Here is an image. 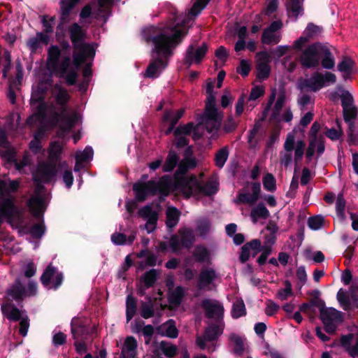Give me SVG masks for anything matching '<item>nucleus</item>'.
<instances>
[{
    "mask_svg": "<svg viewBox=\"0 0 358 358\" xmlns=\"http://www.w3.org/2000/svg\"><path fill=\"white\" fill-rule=\"evenodd\" d=\"M186 22L182 20V24L178 22L173 25L171 28V34H169L164 29L155 25H150L141 30L143 40L154 45L152 58L144 73L145 77L157 78L168 66L169 60L174 54V49L181 43L187 34L185 28Z\"/></svg>",
    "mask_w": 358,
    "mask_h": 358,
    "instance_id": "obj_1",
    "label": "nucleus"
},
{
    "mask_svg": "<svg viewBox=\"0 0 358 358\" xmlns=\"http://www.w3.org/2000/svg\"><path fill=\"white\" fill-rule=\"evenodd\" d=\"M302 69L322 68L331 70L336 64V59L327 43H317L307 45L298 57Z\"/></svg>",
    "mask_w": 358,
    "mask_h": 358,
    "instance_id": "obj_2",
    "label": "nucleus"
},
{
    "mask_svg": "<svg viewBox=\"0 0 358 358\" xmlns=\"http://www.w3.org/2000/svg\"><path fill=\"white\" fill-rule=\"evenodd\" d=\"M69 32L73 46V62L76 68H79L87 58L94 56L95 50L92 45L83 42L85 33L78 24H73L69 27Z\"/></svg>",
    "mask_w": 358,
    "mask_h": 358,
    "instance_id": "obj_3",
    "label": "nucleus"
},
{
    "mask_svg": "<svg viewBox=\"0 0 358 358\" xmlns=\"http://www.w3.org/2000/svg\"><path fill=\"white\" fill-rule=\"evenodd\" d=\"M60 49L55 45L50 47L48 50V68L52 71H57L64 77L67 83L73 85L77 78V71L79 68L71 64V59L69 57H64L60 64H58L60 56Z\"/></svg>",
    "mask_w": 358,
    "mask_h": 358,
    "instance_id": "obj_4",
    "label": "nucleus"
},
{
    "mask_svg": "<svg viewBox=\"0 0 358 358\" xmlns=\"http://www.w3.org/2000/svg\"><path fill=\"white\" fill-rule=\"evenodd\" d=\"M19 187V181L17 180H0V220L6 217L13 223V216L16 210L13 205V199L10 195V192H15Z\"/></svg>",
    "mask_w": 358,
    "mask_h": 358,
    "instance_id": "obj_5",
    "label": "nucleus"
},
{
    "mask_svg": "<svg viewBox=\"0 0 358 358\" xmlns=\"http://www.w3.org/2000/svg\"><path fill=\"white\" fill-rule=\"evenodd\" d=\"M182 191L187 196H191L194 194L201 193L203 195H213L218 191V188L212 180L201 184L200 180H198L196 176H186V178H182L179 182Z\"/></svg>",
    "mask_w": 358,
    "mask_h": 358,
    "instance_id": "obj_6",
    "label": "nucleus"
},
{
    "mask_svg": "<svg viewBox=\"0 0 358 358\" xmlns=\"http://www.w3.org/2000/svg\"><path fill=\"white\" fill-rule=\"evenodd\" d=\"M336 83V76L331 71L322 72L315 71L311 74L310 78H301L299 83V88L304 90L306 88L316 92L325 87L327 83Z\"/></svg>",
    "mask_w": 358,
    "mask_h": 358,
    "instance_id": "obj_7",
    "label": "nucleus"
},
{
    "mask_svg": "<svg viewBox=\"0 0 358 358\" xmlns=\"http://www.w3.org/2000/svg\"><path fill=\"white\" fill-rule=\"evenodd\" d=\"M132 189L135 193L136 201H144L148 195H156L159 192H162L163 186L162 182H156L154 180L148 182L138 180L134 183Z\"/></svg>",
    "mask_w": 358,
    "mask_h": 358,
    "instance_id": "obj_8",
    "label": "nucleus"
},
{
    "mask_svg": "<svg viewBox=\"0 0 358 358\" xmlns=\"http://www.w3.org/2000/svg\"><path fill=\"white\" fill-rule=\"evenodd\" d=\"M320 319L327 334H334L336 325L334 322H342V313L335 308H327L325 303L320 308Z\"/></svg>",
    "mask_w": 358,
    "mask_h": 358,
    "instance_id": "obj_9",
    "label": "nucleus"
},
{
    "mask_svg": "<svg viewBox=\"0 0 358 358\" xmlns=\"http://www.w3.org/2000/svg\"><path fill=\"white\" fill-rule=\"evenodd\" d=\"M202 308L205 311V316L208 318H213L217 324L222 322L224 307L222 303L215 301L213 302L210 299H204L201 303Z\"/></svg>",
    "mask_w": 358,
    "mask_h": 358,
    "instance_id": "obj_10",
    "label": "nucleus"
},
{
    "mask_svg": "<svg viewBox=\"0 0 358 358\" xmlns=\"http://www.w3.org/2000/svg\"><path fill=\"white\" fill-rule=\"evenodd\" d=\"M63 276L51 264L48 265L42 275L41 280L48 289H57L62 282Z\"/></svg>",
    "mask_w": 358,
    "mask_h": 358,
    "instance_id": "obj_11",
    "label": "nucleus"
},
{
    "mask_svg": "<svg viewBox=\"0 0 358 358\" xmlns=\"http://www.w3.org/2000/svg\"><path fill=\"white\" fill-rule=\"evenodd\" d=\"M208 50V45L206 43H203L196 49L194 48V45H189L188 48L186 50L185 64L187 66H190L194 62L200 64L206 55Z\"/></svg>",
    "mask_w": 358,
    "mask_h": 358,
    "instance_id": "obj_12",
    "label": "nucleus"
},
{
    "mask_svg": "<svg viewBox=\"0 0 358 358\" xmlns=\"http://www.w3.org/2000/svg\"><path fill=\"white\" fill-rule=\"evenodd\" d=\"M36 284L32 281L29 282L27 288L22 287L21 282L17 280L13 286L8 290V294L15 300L21 299L26 296H34L36 294Z\"/></svg>",
    "mask_w": 358,
    "mask_h": 358,
    "instance_id": "obj_13",
    "label": "nucleus"
},
{
    "mask_svg": "<svg viewBox=\"0 0 358 358\" xmlns=\"http://www.w3.org/2000/svg\"><path fill=\"white\" fill-rule=\"evenodd\" d=\"M250 185L252 193L238 192L236 197V203H248L250 206L257 203L261 195V184L259 182H253Z\"/></svg>",
    "mask_w": 358,
    "mask_h": 358,
    "instance_id": "obj_14",
    "label": "nucleus"
},
{
    "mask_svg": "<svg viewBox=\"0 0 358 358\" xmlns=\"http://www.w3.org/2000/svg\"><path fill=\"white\" fill-rule=\"evenodd\" d=\"M138 215L140 217L146 220L145 229L148 232H152L156 229L159 214L157 211L152 209L151 205H145L143 207H141L138 210Z\"/></svg>",
    "mask_w": 358,
    "mask_h": 358,
    "instance_id": "obj_15",
    "label": "nucleus"
},
{
    "mask_svg": "<svg viewBox=\"0 0 358 358\" xmlns=\"http://www.w3.org/2000/svg\"><path fill=\"white\" fill-rule=\"evenodd\" d=\"M258 57L256 64L257 71V78L259 79H266L271 73V56L268 51H260L257 54Z\"/></svg>",
    "mask_w": 358,
    "mask_h": 358,
    "instance_id": "obj_16",
    "label": "nucleus"
},
{
    "mask_svg": "<svg viewBox=\"0 0 358 358\" xmlns=\"http://www.w3.org/2000/svg\"><path fill=\"white\" fill-rule=\"evenodd\" d=\"M56 173V166L52 163L40 164L33 174L34 179L37 182L50 181Z\"/></svg>",
    "mask_w": 358,
    "mask_h": 358,
    "instance_id": "obj_17",
    "label": "nucleus"
},
{
    "mask_svg": "<svg viewBox=\"0 0 358 358\" xmlns=\"http://www.w3.org/2000/svg\"><path fill=\"white\" fill-rule=\"evenodd\" d=\"M259 252H261V240L252 239L241 246L238 259L240 262L245 263L249 260L250 254L252 257H255Z\"/></svg>",
    "mask_w": 358,
    "mask_h": 358,
    "instance_id": "obj_18",
    "label": "nucleus"
},
{
    "mask_svg": "<svg viewBox=\"0 0 358 358\" xmlns=\"http://www.w3.org/2000/svg\"><path fill=\"white\" fill-rule=\"evenodd\" d=\"M31 105L34 112L33 115L30 116L27 120V122L29 124H32L37 121H41L45 110V104L41 96L36 93H34L31 96Z\"/></svg>",
    "mask_w": 358,
    "mask_h": 358,
    "instance_id": "obj_19",
    "label": "nucleus"
},
{
    "mask_svg": "<svg viewBox=\"0 0 358 358\" xmlns=\"http://www.w3.org/2000/svg\"><path fill=\"white\" fill-rule=\"evenodd\" d=\"M217 278V273L213 268H201L197 281V287L199 289H206L211 285Z\"/></svg>",
    "mask_w": 358,
    "mask_h": 358,
    "instance_id": "obj_20",
    "label": "nucleus"
},
{
    "mask_svg": "<svg viewBox=\"0 0 358 358\" xmlns=\"http://www.w3.org/2000/svg\"><path fill=\"white\" fill-rule=\"evenodd\" d=\"M338 70L343 73V77L345 79L350 77L355 73L356 63L350 57H343L342 60L338 64Z\"/></svg>",
    "mask_w": 358,
    "mask_h": 358,
    "instance_id": "obj_21",
    "label": "nucleus"
},
{
    "mask_svg": "<svg viewBox=\"0 0 358 358\" xmlns=\"http://www.w3.org/2000/svg\"><path fill=\"white\" fill-rule=\"evenodd\" d=\"M41 187H38L37 192L29 201V207L34 215H39L45 209L43 199L40 194Z\"/></svg>",
    "mask_w": 358,
    "mask_h": 358,
    "instance_id": "obj_22",
    "label": "nucleus"
},
{
    "mask_svg": "<svg viewBox=\"0 0 358 358\" xmlns=\"http://www.w3.org/2000/svg\"><path fill=\"white\" fill-rule=\"evenodd\" d=\"M138 342L133 336H128L125 338L122 350L123 356L124 355L129 358H136L137 356Z\"/></svg>",
    "mask_w": 358,
    "mask_h": 358,
    "instance_id": "obj_23",
    "label": "nucleus"
},
{
    "mask_svg": "<svg viewBox=\"0 0 358 358\" xmlns=\"http://www.w3.org/2000/svg\"><path fill=\"white\" fill-rule=\"evenodd\" d=\"M0 146L2 148L0 150V155L3 157L6 158L8 161L13 160L15 154V150L13 148L10 147L9 143L7 141L4 131L1 129Z\"/></svg>",
    "mask_w": 358,
    "mask_h": 358,
    "instance_id": "obj_24",
    "label": "nucleus"
},
{
    "mask_svg": "<svg viewBox=\"0 0 358 358\" xmlns=\"http://www.w3.org/2000/svg\"><path fill=\"white\" fill-rule=\"evenodd\" d=\"M271 213L264 203H259L250 210V217L253 223H257L259 219H268Z\"/></svg>",
    "mask_w": 358,
    "mask_h": 358,
    "instance_id": "obj_25",
    "label": "nucleus"
},
{
    "mask_svg": "<svg viewBox=\"0 0 358 358\" xmlns=\"http://www.w3.org/2000/svg\"><path fill=\"white\" fill-rule=\"evenodd\" d=\"M223 334V327L219 324H210L203 331V336L207 342L217 340L218 337Z\"/></svg>",
    "mask_w": 358,
    "mask_h": 358,
    "instance_id": "obj_26",
    "label": "nucleus"
},
{
    "mask_svg": "<svg viewBox=\"0 0 358 358\" xmlns=\"http://www.w3.org/2000/svg\"><path fill=\"white\" fill-rule=\"evenodd\" d=\"M180 236V245L186 248H190L195 241V235L192 229L184 227L178 230Z\"/></svg>",
    "mask_w": 358,
    "mask_h": 358,
    "instance_id": "obj_27",
    "label": "nucleus"
},
{
    "mask_svg": "<svg viewBox=\"0 0 358 358\" xmlns=\"http://www.w3.org/2000/svg\"><path fill=\"white\" fill-rule=\"evenodd\" d=\"M180 160V156L177 152L171 150L162 166L163 172H172Z\"/></svg>",
    "mask_w": 358,
    "mask_h": 358,
    "instance_id": "obj_28",
    "label": "nucleus"
},
{
    "mask_svg": "<svg viewBox=\"0 0 358 358\" xmlns=\"http://www.w3.org/2000/svg\"><path fill=\"white\" fill-rule=\"evenodd\" d=\"M52 95L58 105L64 106L69 101L70 96L66 90L56 85L52 91Z\"/></svg>",
    "mask_w": 358,
    "mask_h": 358,
    "instance_id": "obj_29",
    "label": "nucleus"
},
{
    "mask_svg": "<svg viewBox=\"0 0 358 358\" xmlns=\"http://www.w3.org/2000/svg\"><path fill=\"white\" fill-rule=\"evenodd\" d=\"M181 213L176 207H169L166 212V224L168 228H173L180 220Z\"/></svg>",
    "mask_w": 358,
    "mask_h": 358,
    "instance_id": "obj_30",
    "label": "nucleus"
},
{
    "mask_svg": "<svg viewBox=\"0 0 358 358\" xmlns=\"http://www.w3.org/2000/svg\"><path fill=\"white\" fill-rule=\"evenodd\" d=\"M220 115H223L219 113L216 105H205L204 112L199 117V123L204 122V120H215Z\"/></svg>",
    "mask_w": 358,
    "mask_h": 358,
    "instance_id": "obj_31",
    "label": "nucleus"
},
{
    "mask_svg": "<svg viewBox=\"0 0 358 358\" xmlns=\"http://www.w3.org/2000/svg\"><path fill=\"white\" fill-rule=\"evenodd\" d=\"M229 155V148L223 147L218 150L215 155L214 162L217 168L222 169L224 167L228 159Z\"/></svg>",
    "mask_w": 358,
    "mask_h": 358,
    "instance_id": "obj_32",
    "label": "nucleus"
},
{
    "mask_svg": "<svg viewBox=\"0 0 358 358\" xmlns=\"http://www.w3.org/2000/svg\"><path fill=\"white\" fill-rule=\"evenodd\" d=\"M93 155V150L91 148H86L83 151L78 152L76 155V165L75 171H78L80 165L85 162L89 161L92 159Z\"/></svg>",
    "mask_w": 358,
    "mask_h": 358,
    "instance_id": "obj_33",
    "label": "nucleus"
},
{
    "mask_svg": "<svg viewBox=\"0 0 358 358\" xmlns=\"http://www.w3.org/2000/svg\"><path fill=\"white\" fill-rule=\"evenodd\" d=\"M185 296V289L182 286H177L169 296L170 303L175 306H180L183 296Z\"/></svg>",
    "mask_w": 358,
    "mask_h": 358,
    "instance_id": "obj_34",
    "label": "nucleus"
},
{
    "mask_svg": "<svg viewBox=\"0 0 358 358\" xmlns=\"http://www.w3.org/2000/svg\"><path fill=\"white\" fill-rule=\"evenodd\" d=\"M157 270L156 268H151L144 273L141 277V280L146 287H153L157 280Z\"/></svg>",
    "mask_w": 358,
    "mask_h": 358,
    "instance_id": "obj_35",
    "label": "nucleus"
},
{
    "mask_svg": "<svg viewBox=\"0 0 358 358\" xmlns=\"http://www.w3.org/2000/svg\"><path fill=\"white\" fill-rule=\"evenodd\" d=\"M287 10L290 11L296 20L299 15H303V13L301 0H290L287 3Z\"/></svg>",
    "mask_w": 358,
    "mask_h": 358,
    "instance_id": "obj_36",
    "label": "nucleus"
},
{
    "mask_svg": "<svg viewBox=\"0 0 358 358\" xmlns=\"http://www.w3.org/2000/svg\"><path fill=\"white\" fill-rule=\"evenodd\" d=\"M126 317L127 320H131V318L134 317L136 313L137 310V303L135 297L131 296V295H128L126 301Z\"/></svg>",
    "mask_w": 358,
    "mask_h": 358,
    "instance_id": "obj_37",
    "label": "nucleus"
},
{
    "mask_svg": "<svg viewBox=\"0 0 358 358\" xmlns=\"http://www.w3.org/2000/svg\"><path fill=\"white\" fill-rule=\"evenodd\" d=\"M159 348L164 356L167 357H173L177 355L178 348L171 342L161 341Z\"/></svg>",
    "mask_w": 358,
    "mask_h": 358,
    "instance_id": "obj_38",
    "label": "nucleus"
},
{
    "mask_svg": "<svg viewBox=\"0 0 358 358\" xmlns=\"http://www.w3.org/2000/svg\"><path fill=\"white\" fill-rule=\"evenodd\" d=\"M339 90L341 93L338 94V96L341 99V106L343 108V113H344L345 110L347 109L349 106L354 103V96L348 90H344L343 87H340Z\"/></svg>",
    "mask_w": 358,
    "mask_h": 358,
    "instance_id": "obj_39",
    "label": "nucleus"
},
{
    "mask_svg": "<svg viewBox=\"0 0 358 358\" xmlns=\"http://www.w3.org/2000/svg\"><path fill=\"white\" fill-rule=\"evenodd\" d=\"M280 37L273 34L271 31V27L268 25L267 28L264 29L262 34V42L264 44L278 43Z\"/></svg>",
    "mask_w": 358,
    "mask_h": 358,
    "instance_id": "obj_40",
    "label": "nucleus"
},
{
    "mask_svg": "<svg viewBox=\"0 0 358 358\" xmlns=\"http://www.w3.org/2000/svg\"><path fill=\"white\" fill-rule=\"evenodd\" d=\"M337 299L338 303L341 305L343 310L348 311L351 309V299L343 289H340L337 292Z\"/></svg>",
    "mask_w": 358,
    "mask_h": 358,
    "instance_id": "obj_41",
    "label": "nucleus"
},
{
    "mask_svg": "<svg viewBox=\"0 0 358 358\" xmlns=\"http://www.w3.org/2000/svg\"><path fill=\"white\" fill-rule=\"evenodd\" d=\"M243 315H246V307L243 299H240V301H236L234 303L231 316L234 318H238Z\"/></svg>",
    "mask_w": 358,
    "mask_h": 358,
    "instance_id": "obj_42",
    "label": "nucleus"
},
{
    "mask_svg": "<svg viewBox=\"0 0 358 358\" xmlns=\"http://www.w3.org/2000/svg\"><path fill=\"white\" fill-rule=\"evenodd\" d=\"M285 287L279 289L276 293V297L280 300H286L289 296H292L294 292L290 280H286L284 281Z\"/></svg>",
    "mask_w": 358,
    "mask_h": 358,
    "instance_id": "obj_43",
    "label": "nucleus"
},
{
    "mask_svg": "<svg viewBox=\"0 0 358 358\" xmlns=\"http://www.w3.org/2000/svg\"><path fill=\"white\" fill-rule=\"evenodd\" d=\"M322 31V27L315 24L313 22H309L303 31V34L307 35V41H309L310 38H315L316 36L320 35Z\"/></svg>",
    "mask_w": 358,
    "mask_h": 358,
    "instance_id": "obj_44",
    "label": "nucleus"
},
{
    "mask_svg": "<svg viewBox=\"0 0 358 358\" xmlns=\"http://www.w3.org/2000/svg\"><path fill=\"white\" fill-rule=\"evenodd\" d=\"M223 116L217 117L214 120H203L201 124L206 129L208 132L217 131L220 129Z\"/></svg>",
    "mask_w": 358,
    "mask_h": 358,
    "instance_id": "obj_45",
    "label": "nucleus"
},
{
    "mask_svg": "<svg viewBox=\"0 0 358 358\" xmlns=\"http://www.w3.org/2000/svg\"><path fill=\"white\" fill-rule=\"evenodd\" d=\"M229 340L235 344L234 352L237 355H242L245 350V344L242 337L234 333L231 334Z\"/></svg>",
    "mask_w": 358,
    "mask_h": 358,
    "instance_id": "obj_46",
    "label": "nucleus"
},
{
    "mask_svg": "<svg viewBox=\"0 0 358 358\" xmlns=\"http://www.w3.org/2000/svg\"><path fill=\"white\" fill-rule=\"evenodd\" d=\"M194 128V122H188L186 124H179L173 131V135L178 136L180 135L188 136L191 135Z\"/></svg>",
    "mask_w": 358,
    "mask_h": 358,
    "instance_id": "obj_47",
    "label": "nucleus"
},
{
    "mask_svg": "<svg viewBox=\"0 0 358 358\" xmlns=\"http://www.w3.org/2000/svg\"><path fill=\"white\" fill-rule=\"evenodd\" d=\"M263 185L264 189L271 192H274L277 189L276 179L272 173H266L263 178Z\"/></svg>",
    "mask_w": 358,
    "mask_h": 358,
    "instance_id": "obj_48",
    "label": "nucleus"
},
{
    "mask_svg": "<svg viewBox=\"0 0 358 358\" xmlns=\"http://www.w3.org/2000/svg\"><path fill=\"white\" fill-rule=\"evenodd\" d=\"M194 256L196 258V260L198 262H205V261L208 260L210 256V252L204 246H196V249L193 252Z\"/></svg>",
    "mask_w": 358,
    "mask_h": 358,
    "instance_id": "obj_49",
    "label": "nucleus"
},
{
    "mask_svg": "<svg viewBox=\"0 0 358 358\" xmlns=\"http://www.w3.org/2000/svg\"><path fill=\"white\" fill-rule=\"evenodd\" d=\"M324 220L321 215H312L308 219L307 224L311 229L317 230L323 226Z\"/></svg>",
    "mask_w": 358,
    "mask_h": 358,
    "instance_id": "obj_50",
    "label": "nucleus"
},
{
    "mask_svg": "<svg viewBox=\"0 0 358 358\" xmlns=\"http://www.w3.org/2000/svg\"><path fill=\"white\" fill-rule=\"evenodd\" d=\"M337 124L338 125V129L331 127V129H327L325 132L326 136L334 141L340 139L341 136L343 134V131L339 120H337Z\"/></svg>",
    "mask_w": 358,
    "mask_h": 358,
    "instance_id": "obj_51",
    "label": "nucleus"
},
{
    "mask_svg": "<svg viewBox=\"0 0 358 358\" xmlns=\"http://www.w3.org/2000/svg\"><path fill=\"white\" fill-rule=\"evenodd\" d=\"M343 120L348 124L352 120H355L357 117V108L355 105L352 104L348 108L345 109L343 113Z\"/></svg>",
    "mask_w": 358,
    "mask_h": 358,
    "instance_id": "obj_52",
    "label": "nucleus"
},
{
    "mask_svg": "<svg viewBox=\"0 0 358 358\" xmlns=\"http://www.w3.org/2000/svg\"><path fill=\"white\" fill-rule=\"evenodd\" d=\"M306 143L303 141H298L294 150V162L296 166L301 161L304 155Z\"/></svg>",
    "mask_w": 358,
    "mask_h": 358,
    "instance_id": "obj_53",
    "label": "nucleus"
},
{
    "mask_svg": "<svg viewBox=\"0 0 358 358\" xmlns=\"http://www.w3.org/2000/svg\"><path fill=\"white\" fill-rule=\"evenodd\" d=\"M165 335L169 338H177L178 336V329H177L173 320L170 319L166 323Z\"/></svg>",
    "mask_w": 358,
    "mask_h": 358,
    "instance_id": "obj_54",
    "label": "nucleus"
},
{
    "mask_svg": "<svg viewBox=\"0 0 358 358\" xmlns=\"http://www.w3.org/2000/svg\"><path fill=\"white\" fill-rule=\"evenodd\" d=\"M62 145L58 142L51 143L49 148V158L51 161L56 160L62 152Z\"/></svg>",
    "mask_w": 358,
    "mask_h": 358,
    "instance_id": "obj_55",
    "label": "nucleus"
},
{
    "mask_svg": "<svg viewBox=\"0 0 358 358\" xmlns=\"http://www.w3.org/2000/svg\"><path fill=\"white\" fill-rule=\"evenodd\" d=\"M80 0H62L61 10L63 16L68 15L71 10L78 3Z\"/></svg>",
    "mask_w": 358,
    "mask_h": 358,
    "instance_id": "obj_56",
    "label": "nucleus"
},
{
    "mask_svg": "<svg viewBox=\"0 0 358 358\" xmlns=\"http://www.w3.org/2000/svg\"><path fill=\"white\" fill-rule=\"evenodd\" d=\"M155 314V309L152 303L143 302L141 304V315L142 317L150 318Z\"/></svg>",
    "mask_w": 358,
    "mask_h": 358,
    "instance_id": "obj_57",
    "label": "nucleus"
},
{
    "mask_svg": "<svg viewBox=\"0 0 358 358\" xmlns=\"http://www.w3.org/2000/svg\"><path fill=\"white\" fill-rule=\"evenodd\" d=\"M213 83L209 81L206 83L207 100L206 105H216V98L213 94Z\"/></svg>",
    "mask_w": 358,
    "mask_h": 358,
    "instance_id": "obj_58",
    "label": "nucleus"
},
{
    "mask_svg": "<svg viewBox=\"0 0 358 358\" xmlns=\"http://www.w3.org/2000/svg\"><path fill=\"white\" fill-rule=\"evenodd\" d=\"M55 20V18L54 17H48L47 15L42 16V23L44 32L48 34L53 31Z\"/></svg>",
    "mask_w": 358,
    "mask_h": 358,
    "instance_id": "obj_59",
    "label": "nucleus"
},
{
    "mask_svg": "<svg viewBox=\"0 0 358 358\" xmlns=\"http://www.w3.org/2000/svg\"><path fill=\"white\" fill-rule=\"evenodd\" d=\"M210 230V222L209 220H199L197 222V231L201 236H205Z\"/></svg>",
    "mask_w": 358,
    "mask_h": 358,
    "instance_id": "obj_60",
    "label": "nucleus"
},
{
    "mask_svg": "<svg viewBox=\"0 0 358 358\" xmlns=\"http://www.w3.org/2000/svg\"><path fill=\"white\" fill-rule=\"evenodd\" d=\"M238 123L236 122L233 116H228L224 121L222 129L225 132H233L236 129Z\"/></svg>",
    "mask_w": 358,
    "mask_h": 358,
    "instance_id": "obj_61",
    "label": "nucleus"
},
{
    "mask_svg": "<svg viewBox=\"0 0 358 358\" xmlns=\"http://www.w3.org/2000/svg\"><path fill=\"white\" fill-rule=\"evenodd\" d=\"M45 232L43 222L34 224L29 231V233L34 238H41Z\"/></svg>",
    "mask_w": 358,
    "mask_h": 358,
    "instance_id": "obj_62",
    "label": "nucleus"
},
{
    "mask_svg": "<svg viewBox=\"0 0 358 358\" xmlns=\"http://www.w3.org/2000/svg\"><path fill=\"white\" fill-rule=\"evenodd\" d=\"M163 122H169L174 131V128L178 123L176 115L173 113V110H168L166 109L162 116Z\"/></svg>",
    "mask_w": 358,
    "mask_h": 358,
    "instance_id": "obj_63",
    "label": "nucleus"
},
{
    "mask_svg": "<svg viewBox=\"0 0 358 358\" xmlns=\"http://www.w3.org/2000/svg\"><path fill=\"white\" fill-rule=\"evenodd\" d=\"M7 317L15 321L22 319V314L19 309L15 308H4Z\"/></svg>",
    "mask_w": 358,
    "mask_h": 358,
    "instance_id": "obj_64",
    "label": "nucleus"
}]
</instances>
